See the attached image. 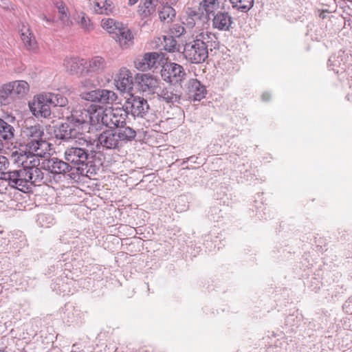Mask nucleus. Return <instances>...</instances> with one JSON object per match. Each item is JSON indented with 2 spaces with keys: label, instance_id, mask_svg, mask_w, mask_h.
Segmentation results:
<instances>
[{
  "label": "nucleus",
  "instance_id": "nucleus-1",
  "mask_svg": "<svg viewBox=\"0 0 352 352\" xmlns=\"http://www.w3.org/2000/svg\"><path fill=\"white\" fill-rule=\"evenodd\" d=\"M13 162L21 164L22 168L1 173L8 179V184L11 187L26 192L30 189L32 184L41 186L51 182L48 174H45L41 168L38 167L40 165L38 158H27L23 161Z\"/></svg>",
  "mask_w": 352,
  "mask_h": 352
},
{
  "label": "nucleus",
  "instance_id": "nucleus-2",
  "mask_svg": "<svg viewBox=\"0 0 352 352\" xmlns=\"http://www.w3.org/2000/svg\"><path fill=\"white\" fill-rule=\"evenodd\" d=\"M21 135L26 140V143L19 148H14L12 151L10 157L12 161L45 157L50 144L44 138L45 133L42 126L38 124L31 126L25 124L21 129Z\"/></svg>",
  "mask_w": 352,
  "mask_h": 352
},
{
  "label": "nucleus",
  "instance_id": "nucleus-3",
  "mask_svg": "<svg viewBox=\"0 0 352 352\" xmlns=\"http://www.w3.org/2000/svg\"><path fill=\"white\" fill-rule=\"evenodd\" d=\"M218 47V38L214 34L196 27L186 41L182 53L189 63L199 64L208 58L209 50Z\"/></svg>",
  "mask_w": 352,
  "mask_h": 352
},
{
  "label": "nucleus",
  "instance_id": "nucleus-4",
  "mask_svg": "<svg viewBox=\"0 0 352 352\" xmlns=\"http://www.w3.org/2000/svg\"><path fill=\"white\" fill-rule=\"evenodd\" d=\"M92 113L86 109H75L72 112L68 122L63 123L55 131L56 137L63 140L78 138L90 129V125H94Z\"/></svg>",
  "mask_w": 352,
  "mask_h": 352
},
{
  "label": "nucleus",
  "instance_id": "nucleus-5",
  "mask_svg": "<svg viewBox=\"0 0 352 352\" xmlns=\"http://www.w3.org/2000/svg\"><path fill=\"white\" fill-rule=\"evenodd\" d=\"M89 151L83 147L72 146L67 147L65 151V159L76 169L82 173L85 170L86 173L89 172L87 169L89 161Z\"/></svg>",
  "mask_w": 352,
  "mask_h": 352
},
{
  "label": "nucleus",
  "instance_id": "nucleus-6",
  "mask_svg": "<svg viewBox=\"0 0 352 352\" xmlns=\"http://www.w3.org/2000/svg\"><path fill=\"white\" fill-rule=\"evenodd\" d=\"M127 113L124 107L122 108H109L102 111L100 116L101 122L103 125L110 129H118L126 124Z\"/></svg>",
  "mask_w": 352,
  "mask_h": 352
},
{
  "label": "nucleus",
  "instance_id": "nucleus-7",
  "mask_svg": "<svg viewBox=\"0 0 352 352\" xmlns=\"http://www.w3.org/2000/svg\"><path fill=\"white\" fill-rule=\"evenodd\" d=\"M80 96L82 100L100 104H112L118 99V96L115 92L104 89L82 91Z\"/></svg>",
  "mask_w": 352,
  "mask_h": 352
},
{
  "label": "nucleus",
  "instance_id": "nucleus-8",
  "mask_svg": "<svg viewBox=\"0 0 352 352\" xmlns=\"http://www.w3.org/2000/svg\"><path fill=\"white\" fill-rule=\"evenodd\" d=\"M127 116L130 113L134 117L143 118L148 111L149 105L144 98L131 95L123 104Z\"/></svg>",
  "mask_w": 352,
  "mask_h": 352
},
{
  "label": "nucleus",
  "instance_id": "nucleus-9",
  "mask_svg": "<svg viewBox=\"0 0 352 352\" xmlns=\"http://www.w3.org/2000/svg\"><path fill=\"white\" fill-rule=\"evenodd\" d=\"M162 78L171 84L181 82L186 77L184 67L175 63H166L161 71Z\"/></svg>",
  "mask_w": 352,
  "mask_h": 352
},
{
  "label": "nucleus",
  "instance_id": "nucleus-10",
  "mask_svg": "<svg viewBox=\"0 0 352 352\" xmlns=\"http://www.w3.org/2000/svg\"><path fill=\"white\" fill-rule=\"evenodd\" d=\"M138 89L146 95L153 94L160 87V80L146 74H138L135 78Z\"/></svg>",
  "mask_w": 352,
  "mask_h": 352
},
{
  "label": "nucleus",
  "instance_id": "nucleus-11",
  "mask_svg": "<svg viewBox=\"0 0 352 352\" xmlns=\"http://www.w3.org/2000/svg\"><path fill=\"white\" fill-rule=\"evenodd\" d=\"M41 168L51 173L59 175L65 174L72 170V165L56 157L45 160L41 163Z\"/></svg>",
  "mask_w": 352,
  "mask_h": 352
},
{
  "label": "nucleus",
  "instance_id": "nucleus-12",
  "mask_svg": "<svg viewBox=\"0 0 352 352\" xmlns=\"http://www.w3.org/2000/svg\"><path fill=\"white\" fill-rule=\"evenodd\" d=\"M212 19V25L214 29L219 31H230L233 24L231 14L225 10L216 11Z\"/></svg>",
  "mask_w": 352,
  "mask_h": 352
},
{
  "label": "nucleus",
  "instance_id": "nucleus-13",
  "mask_svg": "<svg viewBox=\"0 0 352 352\" xmlns=\"http://www.w3.org/2000/svg\"><path fill=\"white\" fill-rule=\"evenodd\" d=\"M161 58V54L157 52H148L137 58L134 63L138 70L146 71L156 68L160 64Z\"/></svg>",
  "mask_w": 352,
  "mask_h": 352
},
{
  "label": "nucleus",
  "instance_id": "nucleus-14",
  "mask_svg": "<svg viewBox=\"0 0 352 352\" xmlns=\"http://www.w3.org/2000/svg\"><path fill=\"white\" fill-rule=\"evenodd\" d=\"M186 87L189 99L193 101H200L206 97L207 94L206 87L197 79H189Z\"/></svg>",
  "mask_w": 352,
  "mask_h": 352
},
{
  "label": "nucleus",
  "instance_id": "nucleus-15",
  "mask_svg": "<svg viewBox=\"0 0 352 352\" xmlns=\"http://www.w3.org/2000/svg\"><path fill=\"white\" fill-rule=\"evenodd\" d=\"M114 84L120 91L129 92L132 91L133 78L131 72L125 67L121 68L116 76Z\"/></svg>",
  "mask_w": 352,
  "mask_h": 352
},
{
  "label": "nucleus",
  "instance_id": "nucleus-16",
  "mask_svg": "<svg viewBox=\"0 0 352 352\" xmlns=\"http://www.w3.org/2000/svg\"><path fill=\"white\" fill-rule=\"evenodd\" d=\"M98 142L107 149H116L123 146L116 131L113 130L103 131L98 136Z\"/></svg>",
  "mask_w": 352,
  "mask_h": 352
},
{
  "label": "nucleus",
  "instance_id": "nucleus-17",
  "mask_svg": "<svg viewBox=\"0 0 352 352\" xmlns=\"http://www.w3.org/2000/svg\"><path fill=\"white\" fill-rule=\"evenodd\" d=\"M41 94L37 96V98L30 105V110L36 118H47L51 115L50 107L48 102L43 100Z\"/></svg>",
  "mask_w": 352,
  "mask_h": 352
},
{
  "label": "nucleus",
  "instance_id": "nucleus-18",
  "mask_svg": "<svg viewBox=\"0 0 352 352\" xmlns=\"http://www.w3.org/2000/svg\"><path fill=\"white\" fill-rule=\"evenodd\" d=\"M89 5L96 14L110 15L115 10L114 4L110 0H89Z\"/></svg>",
  "mask_w": 352,
  "mask_h": 352
},
{
  "label": "nucleus",
  "instance_id": "nucleus-19",
  "mask_svg": "<svg viewBox=\"0 0 352 352\" xmlns=\"http://www.w3.org/2000/svg\"><path fill=\"white\" fill-rule=\"evenodd\" d=\"M86 60L78 58H66L64 60V66L71 74H81L85 73Z\"/></svg>",
  "mask_w": 352,
  "mask_h": 352
},
{
  "label": "nucleus",
  "instance_id": "nucleus-20",
  "mask_svg": "<svg viewBox=\"0 0 352 352\" xmlns=\"http://www.w3.org/2000/svg\"><path fill=\"white\" fill-rule=\"evenodd\" d=\"M107 63L102 56H94L89 60H86L85 74H99L104 71Z\"/></svg>",
  "mask_w": 352,
  "mask_h": 352
},
{
  "label": "nucleus",
  "instance_id": "nucleus-21",
  "mask_svg": "<svg viewBox=\"0 0 352 352\" xmlns=\"http://www.w3.org/2000/svg\"><path fill=\"white\" fill-rule=\"evenodd\" d=\"M113 38L119 43L123 48L128 47L133 43V34L126 27H119L113 35Z\"/></svg>",
  "mask_w": 352,
  "mask_h": 352
},
{
  "label": "nucleus",
  "instance_id": "nucleus-22",
  "mask_svg": "<svg viewBox=\"0 0 352 352\" xmlns=\"http://www.w3.org/2000/svg\"><path fill=\"white\" fill-rule=\"evenodd\" d=\"M43 100L48 102L53 107H65L68 104L67 98L60 93L45 92L41 94Z\"/></svg>",
  "mask_w": 352,
  "mask_h": 352
},
{
  "label": "nucleus",
  "instance_id": "nucleus-23",
  "mask_svg": "<svg viewBox=\"0 0 352 352\" xmlns=\"http://www.w3.org/2000/svg\"><path fill=\"white\" fill-rule=\"evenodd\" d=\"M159 96L167 103L179 102L181 98V92L172 85L164 88Z\"/></svg>",
  "mask_w": 352,
  "mask_h": 352
},
{
  "label": "nucleus",
  "instance_id": "nucleus-24",
  "mask_svg": "<svg viewBox=\"0 0 352 352\" xmlns=\"http://www.w3.org/2000/svg\"><path fill=\"white\" fill-rule=\"evenodd\" d=\"M6 89L11 91L13 96H23L29 91V85L24 80H16L6 84Z\"/></svg>",
  "mask_w": 352,
  "mask_h": 352
},
{
  "label": "nucleus",
  "instance_id": "nucleus-25",
  "mask_svg": "<svg viewBox=\"0 0 352 352\" xmlns=\"http://www.w3.org/2000/svg\"><path fill=\"white\" fill-rule=\"evenodd\" d=\"M157 13L161 21L170 22L175 16V10L168 4V1H163L159 6Z\"/></svg>",
  "mask_w": 352,
  "mask_h": 352
},
{
  "label": "nucleus",
  "instance_id": "nucleus-26",
  "mask_svg": "<svg viewBox=\"0 0 352 352\" xmlns=\"http://www.w3.org/2000/svg\"><path fill=\"white\" fill-rule=\"evenodd\" d=\"M21 38L27 50H34L36 47L34 36L28 27L23 26L21 30Z\"/></svg>",
  "mask_w": 352,
  "mask_h": 352
},
{
  "label": "nucleus",
  "instance_id": "nucleus-27",
  "mask_svg": "<svg viewBox=\"0 0 352 352\" xmlns=\"http://www.w3.org/2000/svg\"><path fill=\"white\" fill-rule=\"evenodd\" d=\"M220 3L219 0H199V9L210 16L219 10Z\"/></svg>",
  "mask_w": 352,
  "mask_h": 352
},
{
  "label": "nucleus",
  "instance_id": "nucleus-28",
  "mask_svg": "<svg viewBox=\"0 0 352 352\" xmlns=\"http://www.w3.org/2000/svg\"><path fill=\"white\" fill-rule=\"evenodd\" d=\"M116 131L122 144L133 140L136 136V131L131 127L126 126V124L119 126Z\"/></svg>",
  "mask_w": 352,
  "mask_h": 352
},
{
  "label": "nucleus",
  "instance_id": "nucleus-29",
  "mask_svg": "<svg viewBox=\"0 0 352 352\" xmlns=\"http://www.w3.org/2000/svg\"><path fill=\"white\" fill-rule=\"evenodd\" d=\"M232 8L240 12H248L254 6V0H229Z\"/></svg>",
  "mask_w": 352,
  "mask_h": 352
},
{
  "label": "nucleus",
  "instance_id": "nucleus-30",
  "mask_svg": "<svg viewBox=\"0 0 352 352\" xmlns=\"http://www.w3.org/2000/svg\"><path fill=\"white\" fill-rule=\"evenodd\" d=\"M56 7L58 12V20L61 22L62 25L65 26H70L72 24V22L70 19L67 8L63 2H58Z\"/></svg>",
  "mask_w": 352,
  "mask_h": 352
},
{
  "label": "nucleus",
  "instance_id": "nucleus-31",
  "mask_svg": "<svg viewBox=\"0 0 352 352\" xmlns=\"http://www.w3.org/2000/svg\"><path fill=\"white\" fill-rule=\"evenodd\" d=\"M200 19L201 14L199 12L190 10L187 12V16L184 19L183 24L188 28H193L198 24Z\"/></svg>",
  "mask_w": 352,
  "mask_h": 352
},
{
  "label": "nucleus",
  "instance_id": "nucleus-32",
  "mask_svg": "<svg viewBox=\"0 0 352 352\" xmlns=\"http://www.w3.org/2000/svg\"><path fill=\"white\" fill-rule=\"evenodd\" d=\"M75 20L85 32H90L93 29V24L85 13H77L75 16Z\"/></svg>",
  "mask_w": 352,
  "mask_h": 352
},
{
  "label": "nucleus",
  "instance_id": "nucleus-33",
  "mask_svg": "<svg viewBox=\"0 0 352 352\" xmlns=\"http://www.w3.org/2000/svg\"><path fill=\"white\" fill-rule=\"evenodd\" d=\"M14 129L12 126L0 118V136L4 140H10L14 137Z\"/></svg>",
  "mask_w": 352,
  "mask_h": 352
},
{
  "label": "nucleus",
  "instance_id": "nucleus-34",
  "mask_svg": "<svg viewBox=\"0 0 352 352\" xmlns=\"http://www.w3.org/2000/svg\"><path fill=\"white\" fill-rule=\"evenodd\" d=\"M164 49L168 52H175L179 51V45L177 41L171 36H164Z\"/></svg>",
  "mask_w": 352,
  "mask_h": 352
},
{
  "label": "nucleus",
  "instance_id": "nucleus-35",
  "mask_svg": "<svg viewBox=\"0 0 352 352\" xmlns=\"http://www.w3.org/2000/svg\"><path fill=\"white\" fill-rule=\"evenodd\" d=\"M119 23H116L112 19H103L102 26L108 31L109 33L114 34L115 32L119 28Z\"/></svg>",
  "mask_w": 352,
  "mask_h": 352
},
{
  "label": "nucleus",
  "instance_id": "nucleus-36",
  "mask_svg": "<svg viewBox=\"0 0 352 352\" xmlns=\"http://www.w3.org/2000/svg\"><path fill=\"white\" fill-rule=\"evenodd\" d=\"M11 96H13L12 92L7 91L6 85L2 86L0 89V103L3 105L10 103V97Z\"/></svg>",
  "mask_w": 352,
  "mask_h": 352
},
{
  "label": "nucleus",
  "instance_id": "nucleus-37",
  "mask_svg": "<svg viewBox=\"0 0 352 352\" xmlns=\"http://www.w3.org/2000/svg\"><path fill=\"white\" fill-rule=\"evenodd\" d=\"M170 33L171 36L179 38L185 33V28L181 24L175 23L170 28Z\"/></svg>",
  "mask_w": 352,
  "mask_h": 352
},
{
  "label": "nucleus",
  "instance_id": "nucleus-38",
  "mask_svg": "<svg viewBox=\"0 0 352 352\" xmlns=\"http://www.w3.org/2000/svg\"><path fill=\"white\" fill-rule=\"evenodd\" d=\"M96 87V80L91 78H87L82 80L80 83L81 89H90Z\"/></svg>",
  "mask_w": 352,
  "mask_h": 352
},
{
  "label": "nucleus",
  "instance_id": "nucleus-39",
  "mask_svg": "<svg viewBox=\"0 0 352 352\" xmlns=\"http://www.w3.org/2000/svg\"><path fill=\"white\" fill-rule=\"evenodd\" d=\"M8 164V159L3 155H0V171L4 173L3 170L6 169Z\"/></svg>",
  "mask_w": 352,
  "mask_h": 352
},
{
  "label": "nucleus",
  "instance_id": "nucleus-40",
  "mask_svg": "<svg viewBox=\"0 0 352 352\" xmlns=\"http://www.w3.org/2000/svg\"><path fill=\"white\" fill-rule=\"evenodd\" d=\"M8 183V179L5 178L4 175L0 177V192H3L6 189V185Z\"/></svg>",
  "mask_w": 352,
  "mask_h": 352
},
{
  "label": "nucleus",
  "instance_id": "nucleus-41",
  "mask_svg": "<svg viewBox=\"0 0 352 352\" xmlns=\"http://www.w3.org/2000/svg\"><path fill=\"white\" fill-rule=\"evenodd\" d=\"M40 16V18H41V19H43V20H44V21H47V22H48V23H53V22H54V20L53 19H50V18H48V17H47L45 14H40V16Z\"/></svg>",
  "mask_w": 352,
  "mask_h": 352
},
{
  "label": "nucleus",
  "instance_id": "nucleus-42",
  "mask_svg": "<svg viewBox=\"0 0 352 352\" xmlns=\"http://www.w3.org/2000/svg\"><path fill=\"white\" fill-rule=\"evenodd\" d=\"M261 98L263 101H267L270 98V94L268 93H263L261 96Z\"/></svg>",
  "mask_w": 352,
  "mask_h": 352
},
{
  "label": "nucleus",
  "instance_id": "nucleus-43",
  "mask_svg": "<svg viewBox=\"0 0 352 352\" xmlns=\"http://www.w3.org/2000/svg\"><path fill=\"white\" fill-rule=\"evenodd\" d=\"M138 1V0H129V4L130 6H133V5H135Z\"/></svg>",
  "mask_w": 352,
  "mask_h": 352
},
{
  "label": "nucleus",
  "instance_id": "nucleus-44",
  "mask_svg": "<svg viewBox=\"0 0 352 352\" xmlns=\"http://www.w3.org/2000/svg\"><path fill=\"white\" fill-rule=\"evenodd\" d=\"M0 352H4V351H0Z\"/></svg>",
  "mask_w": 352,
  "mask_h": 352
}]
</instances>
